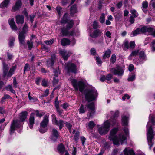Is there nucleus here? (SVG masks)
<instances>
[{
	"instance_id": "nucleus-40",
	"label": "nucleus",
	"mask_w": 155,
	"mask_h": 155,
	"mask_svg": "<svg viewBox=\"0 0 155 155\" xmlns=\"http://www.w3.org/2000/svg\"><path fill=\"white\" fill-rule=\"evenodd\" d=\"M53 72L54 73V75L56 77L58 76L60 74V71L58 67L55 69H54Z\"/></svg>"
},
{
	"instance_id": "nucleus-7",
	"label": "nucleus",
	"mask_w": 155,
	"mask_h": 155,
	"mask_svg": "<svg viewBox=\"0 0 155 155\" xmlns=\"http://www.w3.org/2000/svg\"><path fill=\"white\" fill-rule=\"evenodd\" d=\"M111 123L109 120H107L104 121L101 125H98V132L101 135H105L109 131Z\"/></svg>"
},
{
	"instance_id": "nucleus-8",
	"label": "nucleus",
	"mask_w": 155,
	"mask_h": 155,
	"mask_svg": "<svg viewBox=\"0 0 155 155\" xmlns=\"http://www.w3.org/2000/svg\"><path fill=\"white\" fill-rule=\"evenodd\" d=\"M70 80L74 87H91L84 80L81 79L78 81L76 79L70 78Z\"/></svg>"
},
{
	"instance_id": "nucleus-46",
	"label": "nucleus",
	"mask_w": 155,
	"mask_h": 155,
	"mask_svg": "<svg viewBox=\"0 0 155 155\" xmlns=\"http://www.w3.org/2000/svg\"><path fill=\"white\" fill-rule=\"evenodd\" d=\"M10 98H11V97L9 95L5 94L2 98L1 102L3 103L5 101L6 99H10Z\"/></svg>"
},
{
	"instance_id": "nucleus-51",
	"label": "nucleus",
	"mask_w": 155,
	"mask_h": 155,
	"mask_svg": "<svg viewBox=\"0 0 155 155\" xmlns=\"http://www.w3.org/2000/svg\"><path fill=\"white\" fill-rule=\"evenodd\" d=\"M124 49L125 50L128 49L129 47V44L128 41H126L124 43Z\"/></svg>"
},
{
	"instance_id": "nucleus-27",
	"label": "nucleus",
	"mask_w": 155,
	"mask_h": 155,
	"mask_svg": "<svg viewBox=\"0 0 155 155\" xmlns=\"http://www.w3.org/2000/svg\"><path fill=\"white\" fill-rule=\"evenodd\" d=\"M58 150L61 155H63L65 152V147L62 144H60L58 147Z\"/></svg>"
},
{
	"instance_id": "nucleus-58",
	"label": "nucleus",
	"mask_w": 155,
	"mask_h": 155,
	"mask_svg": "<svg viewBox=\"0 0 155 155\" xmlns=\"http://www.w3.org/2000/svg\"><path fill=\"white\" fill-rule=\"evenodd\" d=\"M98 23L96 21H94L93 23V27L94 29H96L98 27Z\"/></svg>"
},
{
	"instance_id": "nucleus-17",
	"label": "nucleus",
	"mask_w": 155,
	"mask_h": 155,
	"mask_svg": "<svg viewBox=\"0 0 155 155\" xmlns=\"http://www.w3.org/2000/svg\"><path fill=\"white\" fill-rule=\"evenodd\" d=\"M60 53L64 60H67L68 57L72 54V52L71 51H67L65 50H61L60 51Z\"/></svg>"
},
{
	"instance_id": "nucleus-57",
	"label": "nucleus",
	"mask_w": 155,
	"mask_h": 155,
	"mask_svg": "<svg viewBox=\"0 0 155 155\" xmlns=\"http://www.w3.org/2000/svg\"><path fill=\"white\" fill-rule=\"evenodd\" d=\"M80 135V132L78 131H77L74 137V138L76 141H77L78 139V137Z\"/></svg>"
},
{
	"instance_id": "nucleus-61",
	"label": "nucleus",
	"mask_w": 155,
	"mask_h": 155,
	"mask_svg": "<svg viewBox=\"0 0 155 155\" xmlns=\"http://www.w3.org/2000/svg\"><path fill=\"white\" fill-rule=\"evenodd\" d=\"M49 94V90L48 89H46L44 92V93L43 94L41 97H45L47 96Z\"/></svg>"
},
{
	"instance_id": "nucleus-31",
	"label": "nucleus",
	"mask_w": 155,
	"mask_h": 155,
	"mask_svg": "<svg viewBox=\"0 0 155 155\" xmlns=\"http://www.w3.org/2000/svg\"><path fill=\"white\" fill-rule=\"evenodd\" d=\"M111 54V51L109 49H107L104 52V54L103 55V58L105 59L106 58H109Z\"/></svg>"
},
{
	"instance_id": "nucleus-1",
	"label": "nucleus",
	"mask_w": 155,
	"mask_h": 155,
	"mask_svg": "<svg viewBox=\"0 0 155 155\" xmlns=\"http://www.w3.org/2000/svg\"><path fill=\"white\" fill-rule=\"evenodd\" d=\"M155 117L152 114H150L149 121L146 126L147 136V142L149 148L151 149L154 143L155 136Z\"/></svg>"
},
{
	"instance_id": "nucleus-35",
	"label": "nucleus",
	"mask_w": 155,
	"mask_h": 155,
	"mask_svg": "<svg viewBox=\"0 0 155 155\" xmlns=\"http://www.w3.org/2000/svg\"><path fill=\"white\" fill-rule=\"evenodd\" d=\"M135 79V74L134 73H131L130 74L128 78V80L129 81H132Z\"/></svg>"
},
{
	"instance_id": "nucleus-2",
	"label": "nucleus",
	"mask_w": 155,
	"mask_h": 155,
	"mask_svg": "<svg viewBox=\"0 0 155 155\" xmlns=\"http://www.w3.org/2000/svg\"><path fill=\"white\" fill-rule=\"evenodd\" d=\"M68 16L67 13L64 14L60 21L61 24L67 23L66 28L64 27L61 28V32L63 36H74L75 35L74 30H73L70 32L69 30L72 28L74 25V22L72 20H68L67 18Z\"/></svg>"
},
{
	"instance_id": "nucleus-60",
	"label": "nucleus",
	"mask_w": 155,
	"mask_h": 155,
	"mask_svg": "<svg viewBox=\"0 0 155 155\" xmlns=\"http://www.w3.org/2000/svg\"><path fill=\"white\" fill-rule=\"evenodd\" d=\"M27 45L28 46V48L29 50H31L33 46V42H30L28 41L27 42Z\"/></svg>"
},
{
	"instance_id": "nucleus-52",
	"label": "nucleus",
	"mask_w": 155,
	"mask_h": 155,
	"mask_svg": "<svg viewBox=\"0 0 155 155\" xmlns=\"http://www.w3.org/2000/svg\"><path fill=\"white\" fill-rule=\"evenodd\" d=\"M36 115L37 117H41L44 114V113L41 111H39L38 110L36 111Z\"/></svg>"
},
{
	"instance_id": "nucleus-15",
	"label": "nucleus",
	"mask_w": 155,
	"mask_h": 155,
	"mask_svg": "<svg viewBox=\"0 0 155 155\" xmlns=\"http://www.w3.org/2000/svg\"><path fill=\"white\" fill-rule=\"evenodd\" d=\"M60 133L55 128H53L51 131L50 139L51 141L55 142L60 137Z\"/></svg>"
},
{
	"instance_id": "nucleus-54",
	"label": "nucleus",
	"mask_w": 155,
	"mask_h": 155,
	"mask_svg": "<svg viewBox=\"0 0 155 155\" xmlns=\"http://www.w3.org/2000/svg\"><path fill=\"white\" fill-rule=\"evenodd\" d=\"M105 78L106 81H110L113 78V75L111 74H109L105 76Z\"/></svg>"
},
{
	"instance_id": "nucleus-25",
	"label": "nucleus",
	"mask_w": 155,
	"mask_h": 155,
	"mask_svg": "<svg viewBox=\"0 0 155 155\" xmlns=\"http://www.w3.org/2000/svg\"><path fill=\"white\" fill-rule=\"evenodd\" d=\"M129 120V116H126L123 115L122 116V124L124 126H127L128 125Z\"/></svg>"
},
{
	"instance_id": "nucleus-19",
	"label": "nucleus",
	"mask_w": 155,
	"mask_h": 155,
	"mask_svg": "<svg viewBox=\"0 0 155 155\" xmlns=\"http://www.w3.org/2000/svg\"><path fill=\"white\" fill-rule=\"evenodd\" d=\"M9 24L11 29L14 31H16L17 30L18 28L15 24L14 19L13 18H11L8 20Z\"/></svg>"
},
{
	"instance_id": "nucleus-20",
	"label": "nucleus",
	"mask_w": 155,
	"mask_h": 155,
	"mask_svg": "<svg viewBox=\"0 0 155 155\" xmlns=\"http://www.w3.org/2000/svg\"><path fill=\"white\" fill-rule=\"evenodd\" d=\"M140 51L139 49H136L133 51L128 57V59L129 60H132L133 57L136 56L139 54Z\"/></svg>"
},
{
	"instance_id": "nucleus-38",
	"label": "nucleus",
	"mask_w": 155,
	"mask_h": 155,
	"mask_svg": "<svg viewBox=\"0 0 155 155\" xmlns=\"http://www.w3.org/2000/svg\"><path fill=\"white\" fill-rule=\"evenodd\" d=\"M77 10L76 5H74L71 8V14H74L77 12Z\"/></svg>"
},
{
	"instance_id": "nucleus-12",
	"label": "nucleus",
	"mask_w": 155,
	"mask_h": 155,
	"mask_svg": "<svg viewBox=\"0 0 155 155\" xmlns=\"http://www.w3.org/2000/svg\"><path fill=\"white\" fill-rule=\"evenodd\" d=\"M110 72L115 75H118L119 76H121L123 74L124 69L122 67L117 65L116 67L111 68Z\"/></svg>"
},
{
	"instance_id": "nucleus-14",
	"label": "nucleus",
	"mask_w": 155,
	"mask_h": 155,
	"mask_svg": "<svg viewBox=\"0 0 155 155\" xmlns=\"http://www.w3.org/2000/svg\"><path fill=\"white\" fill-rule=\"evenodd\" d=\"M141 31L142 32H148L150 35L155 37V26H154L143 27Z\"/></svg>"
},
{
	"instance_id": "nucleus-3",
	"label": "nucleus",
	"mask_w": 155,
	"mask_h": 155,
	"mask_svg": "<svg viewBox=\"0 0 155 155\" xmlns=\"http://www.w3.org/2000/svg\"><path fill=\"white\" fill-rule=\"evenodd\" d=\"M118 130V129L117 128L112 129L110 132L108 139L112 141L113 144L116 145H119L120 142L121 145L126 143V137L124 134L121 133L119 134L118 136L116 135Z\"/></svg>"
},
{
	"instance_id": "nucleus-34",
	"label": "nucleus",
	"mask_w": 155,
	"mask_h": 155,
	"mask_svg": "<svg viewBox=\"0 0 155 155\" xmlns=\"http://www.w3.org/2000/svg\"><path fill=\"white\" fill-rule=\"evenodd\" d=\"M103 147L104 150H110V144L109 142H105L103 143Z\"/></svg>"
},
{
	"instance_id": "nucleus-22",
	"label": "nucleus",
	"mask_w": 155,
	"mask_h": 155,
	"mask_svg": "<svg viewBox=\"0 0 155 155\" xmlns=\"http://www.w3.org/2000/svg\"><path fill=\"white\" fill-rule=\"evenodd\" d=\"M34 114L32 113L31 114L30 117L29 122L28 123V125L30 128L32 129L33 128V124L34 123Z\"/></svg>"
},
{
	"instance_id": "nucleus-21",
	"label": "nucleus",
	"mask_w": 155,
	"mask_h": 155,
	"mask_svg": "<svg viewBox=\"0 0 155 155\" xmlns=\"http://www.w3.org/2000/svg\"><path fill=\"white\" fill-rule=\"evenodd\" d=\"M21 5L22 3L21 0H17L16 2L15 5L12 8V11L15 12L18 10L20 8Z\"/></svg>"
},
{
	"instance_id": "nucleus-44",
	"label": "nucleus",
	"mask_w": 155,
	"mask_h": 155,
	"mask_svg": "<svg viewBox=\"0 0 155 155\" xmlns=\"http://www.w3.org/2000/svg\"><path fill=\"white\" fill-rule=\"evenodd\" d=\"M116 60V56L115 54H113L112 55L110 59V61L112 64L114 63Z\"/></svg>"
},
{
	"instance_id": "nucleus-55",
	"label": "nucleus",
	"mask_w": 155,
	"mask_h": 155,
	"mask_svg": "<svg viewBox=\"0 0 155 155\" xmlns=\"http://www.w3.org/2000/svg\"><path fill=\"white\" fill-rule=\"evenodd\" d=\"M151 44L152 51L154 52L155 51V40L152 41Z\"/></svg>"
},
{
	"instance_id": "nucleus-62",
	"label": "nucleus",
	"mask_w": 155,
	"mask_h": 155,
	"mask_svg": "<svg viewBox=\"0 0 155 155\" xmlns=\"http://www.w3.org/2000/svg\"><path fill=\"white\" fill-rule=\"evenodd\" d=\"M123 130L126 135L127 136L129 135V130L128 128L126 127H124L123 128Z\"/></svg>"
},
{
	"instance_id": "nucleus-49",
	"label": "nucleus",
	"mask_w": 155,
	"mask_h": 155,
	"mask_svg": "<svg viewBox=\"0 0 155 155\" xmlns=\"http://www.w3.org/2000/svg\"><path fill=\"white\" fill-rule=\"evenodd\" d=\"M130 12L135 17H137L138 15V14L136 10L134 9H131Z\"/></svg>"
},
{
	"instance_id": "nucleus-53",
	"label": "nucleus",
	"mask_w": 155,
	"mask_h": 155,
	"mask_svg": "<svg viewBox=\"0 0 155 155\" xmlns=\"http://www.w3.org/2000/svg\"><path fill=\"white\" fill-rule=\"evenodd\" d=\"M66 124V126L67 128L69 130L70 132V133L71 132V128L72 125L71 124L68 122H66L65 123Z\"/></svg>"
},
{
	"instance_id": "nucleus-13",
	"label": "nucleus",
	"mask_w": 155,
	"mask_h": 155,
	"mask_svg": "<svg viewBox=\"0 0 155 155\" xmlns=\"http://www.w3.org/2000/svg\"><path fill=\"white\" fill-rule=\"evenodd\" d=\"M88 108L89 118L92 117L95 114V109L94 104L93 102L89 103L86 105Z\"/></svg>"
},
{
	"instance_id": "nucleus-10",
	"label": "nucleus",
	"mask_w": 155,
	"mask_h": 155,
	"mask_svg": "<svg viewBox=\"0 0 155 155\" xmlns=\"http://www.w3.org/2000/svg\"><path fill=\"white\" fill-rule=\"evenodd\" d=\"M139 54V58L137 59L134 58L133 60V63L137 65H138L140 63H143L147 60V58L144 51H140Z\"/></svg>"
},
{
	"instance_id": "nucleus-63",
	"label": "nucleus",
	"mask_w": 155,
	"mask_h": 155,
	"mask_svg": "<svg viewBox=\"0 0 155 155\" xmlns=\"http://www.w3.org/2000/svg\"><path fill=\"white\" fill-rule=\"evenodd\" d=\"M122 1H120L118 2L116 5L117 8H120L122 6Z\"/></svg>"
},
{
	"instance_id": "nucleus-36",
	"label": "nucleus",
	"mask_w": 155,
	"mask_h": 155,
	"mask_svg": "<svg viewBox=\"0 0 155 155\" xmlns=\"http://www.w3.org/2000/svg\"><path fill=\"white\" fill-rule=\"evenodd\" d=\"M105 16L104 13H102L100 17L99 21L101 23L103 24L105 21Z\"/></svg>"
},
{
	"instance_id": "nucleus-26",
	"label": "nucleus",
	"mask_w": 155,
	"mask_h": 155,
	"mask_svg": "<svg viewBox=\"0 0 155 155\" xmlns=\"http://www.w3.org/2000/svg\"><path fill=\"white\" fill-rule=\"evenodd\" d=\"M16 22L18 24H22L24 22V17L23 15H19L16 17Z\"/></svg>"
},
{
	"instance_id": "nucleus-9",
	"label": "nucleus",
	"mask_w": 155,
	"mask_h": 155,
	"mask_svg": "<svg viewBox=\"0 0 155 155\" xmlns=\"http://www.w3.org/2000/svg\"><path fill=\"white\" fill-rule=\"evenodd\" d=\"M28 29V26L27 24H25L23 28L22 31L20 32L18 35L20 44L24 46H25V37Z\"/></svg>"
},
{
	"instance_id": "nucleus-11",
	"label": "nucleus",
	"mask_w": 155,
	"mask_h": 155,
	"mask_svg": "<svg viewBox=\"0 0 155 155\" xmlns=\"http://www.w3.org/2000/svg\"><path fill=\"white\" fill-rule=\"evenodd\" d=\"M65 70L68 73L70 72L75 74L77 72L76 65L71 61H69L65 64Z\"/></svg>"
},
{
	"instance_id": "nucleus-39",
	"label": "nucleus",
	"mask_w": 155,
	"mask_h": 155,
	"mask_svg": "<svg viewBox=\"0 0 155 155\" xmlns=\"http://www.w3.org/2000/svg\"><path fill=\"white\" fill-rule=\"evenodd\" d=\"M63 120H60L59 121L58 123V125H56L57 126H59V128L60 130L61 129L64 127V124H65Z\"/></svg>"
},
{
	"instance_id": "nucleus-29",
	"label": "nucleus",
	"mask_w": 155,
	"mask_h": 155,
	"mask_svg": "<svg viewBox=\"0 0 155 155\" xmlns=\"http://www.w3.org/2000/svg\"><path fill=\"white\" fill-rule=\"evenodd\" d=\"M101 35V32L99 30H95L93 33L90 34V36L93 38H96Z\"/></svg>"
},
{
	"instance_id": "nucleus-37",
	"label": "nucleus",
	"mask_w": 155,
	"mask_h": 155,
	"mask_svg": "<svg viewBox=\"0 0 155 155\" xmlns=\"http://www.w3.org/2000/svg\"><path fill=\"white\" fill-rule=\"evenodd\" d=\"M79 110L80 114L84 113L86 110V107H84L83 105L81 104Z\"/></svg>"
},
{
	"instance_id": "nucleus-23",
	"label": "nucleus",
	"mask_w": 155,
	"mask_h": 155,
	"mask_svg": "<svg viewBox=\"0 0 155 155\" xmlns=\"http://www.w3.org/2000/svg\"><path fill=\"white\" fill-rule=\"evenodd\" d=\"M123 152L124 155H135L133 150L129 148H125L123 150Z\"/></svg>"
},
{
	"instance_id": "nucleus-6",
	"label": "nucleus",
	"mask_w": 155,
	"mask_h": 155,
	"mask_svg": "<svg viewBox=\"0 0 155 155\" xmlns=\"http://www.w3.org/2000/svg\"><path fill=\"white\" fill-rule=\"evenodd\" d=\"M3 64V77L5 79H7L10 78L14 74L15 70L16 67L15 66H12L10 69L8 64L2 61Z\"/></svg>"
},
{
	"instance_id": "nucleus-48",
	"label": "nucleus",
	"mask_w": 155,
	"mask_h": 155,
	"mask_svg": "<svg viewBox=\"0 0 155 155\" xmlns=\"http://www.w3.org/2000/svg\"><path fill=\"white\" fill-rule=\"evenodd\" d=\"M52 121L53 123L55 125H58V121L56 119V116L54 115L53 114L52 115Z\"/></svg>"
},
{
	"instance_id": "nucleus-32",
	"label": "nucleus",
	"mask_w": 155,
	"mask_h": 155,
	"mask_svg": "<svg viewBox=\"0 0 155 155\" xmlns=\"http://www.w3.org/2000/svg\"><path fill=\"white\" fill-rule=\"evenodd\" d=\"M142 27H141L140 29L138 28L137 29L133 31L132 32L133 35L134 36H136L137 34H140V33H144L146 32H142L141 31V29Z\"/></svg>"
},
{
	"instance_id": "nucleus-5",
	"label": "nucleus",
	"mask_w": 155,
	"mask_h": 155,
	"mask_svg": "<svg viewBox=\"0 0 155 155\" xmlns=\"http://www.w3.org/2000/svg\"><path fill=\"white\" fill-rule=\"evenodd\" d=\"M28 113L26 111L22 112L19 114L20 120H13L12 122L9 129V133L10 135H12L15 131L22 126L21 123L24 121L27 116Z\"/></svg>"
},
{
	"instance_id": "nucleus-59",
	"label": "nucleus",
	"mask_w": 155,
	"mask_h": 155,
	"mask_svg": "<svg viewBox=\"0 0 155 155\" xmlns=\"http://www.w3.org/2000/svg\"><path fill=\"white\" fill-rule=\"evenodd\" d=\"M129 47L130 48L132 49L134 48H135V42L133 41H131L129 43Z\"/></svg>"
},
{
	"instance_id": "nucleus-30",
	"label": "nucleus",
	"mask_w": 155,
	"mask_h": 155,
	"mask_svg": "<svg viewBox=\"0 0 155 155\" xmlns=\"http://www.w3.org/2000/svg\"><path fill=\"white\" fill-rule=\"evenodd\" d=\"M142 5V9L144 13H146L147 12V9L148 5V2L146 1L143 2Z\"/></svg>"
},
{
	"instance_id": "nucleus-47",
	"label": "nucleus",
	"mask_w": 155,
	"mask_h": 155,
	"mask_svg": "<svg viewBox=\"0 0 155 155\" xmlns=\"http://www.w3.org/2000/svg\"><path fill=\"white\" fill-rule=\"evenodd\" d=\"M62 8L59 6H58L56 8V10L59 17H60L62 14Z\"/></svg>"
},
{
	"instance_id": "nucleus-24",
	"label": "nucleus",
	"mask_w": 155,
	"mask_h": 155,
	"mask_svg": "<svg viewBox=\"0 0 155 155\" xmlns=\"http://www.w3.org/2000/svg\"><path fill=\"white\" fill-rule=\"evenodd\" d=\"M55 59V55L52 56L51 58L48 59L47 61V63L48 67H51L54 64V60Z\"/></svg>"
},
{
	"instance_id": "nucleus-42",
	"label": "nucleus",
	"mask_w": 155,
	"mask_h": 155,
	"mask_svg": "<svg viewBox=\"0 0 155 155\" xmlns=\"http://www.w3.org/2000/svg\"><path fill=\"white\" fill-rule=\"evenodd\" d=\"M42 85L44 87H47L48 86V80L43 79L42 81Z\"/></svg>"
},
{
	"instance_id": "nucleus-56",
	"label": "nucleus",
	"mask_w": 155,
	"mask_h": 155,
	"mask_svg": "<svg viewBox=\"0 0 155 155\" xmlns=\"http://www.w3.org/2000/svg\"><path fill=\"white\" fill-rule=\"evenodd\" d=\"M47 130L48 129L47 128H43L40 127L39 129V131L40 133H43L46 132Z\"/></svg>"
},
{
	"instance_id": "nucleus-43",
	"label": "nucleus",
	"mask_w": 155,
	"mask_h": 155,
	"mask_svg": "<svg viewBox=\"0 0 155 155\" xmlns=\"http://www.w3.org/2000/svg\"><path fill=\"white\" fill-rule=\"evenodd\" d=\"M15 40V39L14 37H11L10 38L9 43L10 47H12L13 46Z\"/></svg>"
},
{
	"instance_id": "nucleus-41",
	"label": "nucleus",
	"mask_w": 155,
	"mask_h": 155,
	"mask_svg": "<svg viewBox=\"0 0 155 155\" xmlns=\"http://www.w3.org/2000/svg\"><path fill=\"white\" fill-rule=\"evenodd\" d=\"M95 124L93 121H90L88 124V126L90 129H92L95 126Z\"/></svg>"
},
{
	"instance_id": "nucleus-28",
	"label": "nucleus",
	"mask_w": 155,
	"mask_h": 155,
	"mask_svg": "<svg viewBox=\"0 0 155 155\" xmlns=\"http://www.w3.org/2000/svg\"><path fill=\"white\" fill-rule=\"evenodd\" d=\"M10 0H4V1L0 4V8L3 9L8 7L10 2Z\"/></svg>"
},
{
	"instance_id": "nucleus-45",
	"label": "nucleus",
	"mask_w": 155,
	"mask_h": 155,
	"mask_svg": "<svg viewBox=\"0 0 155 155\" xmlns=\"http://www.w3.org/2000/svg\"><path fill=\"white\" fill-rule=\"evenodd\" d=\"M30 69V66L28 63H26L24 68V72L25 74L26 71H28Z\"/></svg>"
},
{
	"instance_id": "nucleus-33",
	"label": "nucleus",
	"mask_w": 155,
	"mask_h": 155,
	"mask_svg": "<svg viewBox=\"0 0 155 155\" xmlns=\"http://www.w3.org/2000/svg\"><path fill=\"white\" fill-rule=\"evenodd\" d=\"M70 43V41L69 40L65 38L62 39L61 41V45L63 46H65L69 44Z\"/></svg>"
},
{
	"instance_id": "nucleus-4",
	"label": "nucleus",
	"mask_w": 155,
	"mask_h": 155,
	"mask_svg": "<svg viewBox=\"0 0 155 155\" xmlns=\"http://www.w3.org/2000/svg\"><path fill=\"white\" fill-rule=\"evenodd\" d=\"M76 91H79L80 94H84L88 101L95 100L98 96L97 91L95 89L89 90L86 88H75Z\"/></svg>"
},
{
	"instance_id": "nucleus-16",
	"label": "nucleus",
	"mask_w": 155,
	"mask_h": 155,
	"mask_svg": "<svg viewBox=\"0 0 155 155\" xmlns=\"http://www.w3.org/2000/svg\"><path fill=\"white\" fill-rule=\"evenodd\" d=\"M110 113L111 115L114 114V116L113 117H111V118L109 120V121L111 123V125L112 126H114L117 123L116 118L118 116L119 112L117 110L114 113L113 111H111Z\"/></svg>"
},
{
	"instance_id": "nucleus-64",
	"label": "nucleus",
	"mask_w": 155,
	"mask_h": 155,
	"mask_svg": "<svg viewBox=\"0 0 155 155\" xmlns=\"http://www.w3.org/2000/svg\"><path fill=\"white\" fill-rule=\"evenodd\" d=\"M95 59L97 61V63L98 64H101L102 61L101 60V59L99 57H95Z\"/></svg>"
},
{
	"instance_id": "nucleus-18",
	"label": "nucleus",
	"mask_w": 155,
	"mask_h": 155,
	"mask_svg": "<svg viewBox=\"0 0 155 155\" xmlns=\"http://www.w3.org/2000/svg\"><path fill=\"white\" fill-rule=\"evenodd\" d=\"M48 117L47 115L44 116L43 120L40 124V127L43 128H46L48 123Z\"/></svg>"
},
{
	"instance_id": "nucleus-50",
	"label": "nucleus",
	"mask_w": 155,
	"mask_h": 155,
	"mask_svg": "<svg viewBox=\"0 0 155 155\" xmlns=\"http://www.w3.org/2000/svg\"><path fill=\"white\" fill-rule=\"evenodd\" d=\"M54 41V40L53 39H51L50 40H46L44 41L45 44L47 45H50L52 44Z\"/></svg>"
}]
</instances>
